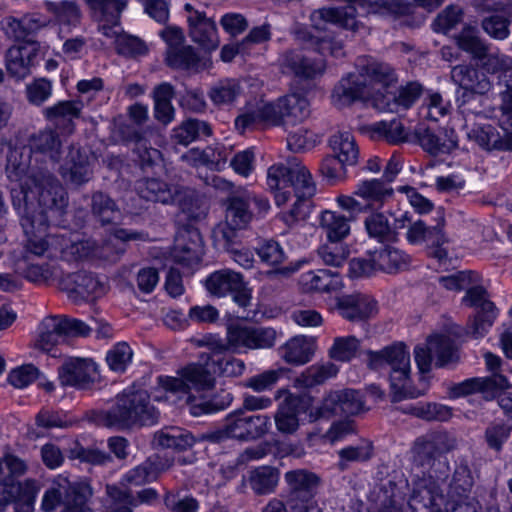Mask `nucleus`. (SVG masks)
Masks as SVG:
<instances>
[{
  "label": "nucleus",
  "mask_w": 512,
  "mask_h": 512,
  "mask_svg": "<svg viewBox=\"0 0 512 512\" xmlns=\"http://www.w3.org/2000/svg\"><path fill=\"white\" fill-rule=\"evenodd\" d=\"M6 173L11 195L21 218L27 240L46 234L50 224L58 225L67 206V196L59 181L49 173L29 172V157L10 153Z\"/></svg>",
  "instance_id": "1"
},
{
  "label": "nucleus",
  "mask_w": 512,
  "mask_h": 512,
  "mask_svg": "<svg viewBox=\"0 0 512 512\" xmlns=\"http://www.w3.org/2000/svg\"><path fill=\"white\" fill-rule=\"evenodd\" d=\"M358 10L367 14H404L409 11V4L407 0H348V4L343 7L314 11L311 14V45L317 46L321 55L329 53L334 57L342 56V44L334 40L330 27L338 25L357 31L359 25L355 14Z\"/></svg>",
  "instance_id": "2"
},
{
  "label": "nucleus",
  "mask_w": 512,
  "mask_h": 512,
  "mask_svg": "<svg viewBox=\"0 0 512 512\" xmlns=\"http://www.w3.org/2000/svg\"><path fill=\"white\" fill-rule=\"evenodd\" d=\"M216 379L212 374L207 357L198 363H190L177 372L176 377L160 376L159 390L164 392V399L178 404H186L193 416L211 414L223 410L232 401L227 394L226 402L215 404L204 398V393L214 389Z\"/></svg>",
  "instance_id": "3"
},
{
  "label": "nucleus",
  "mask_w": 512,
  "mask_h": 512,
  "mask_svg": "<svg viewBox=\"0 0 512 512\" xmlns=\"http://www.w3.org/2000/svg\"><path fill=\"white\" fill-rule=\"evenodd\" d=\"M395 79L394 71L383 63H370L358 72L342 77L334 87L332 103L343 108L356 101L370 102L377 110H391L389 99H380L382 89H386Z\"/></svg>",
  "instance_id": "4"
},
{
  "label": "nucleus",
  "mask_w": 512,
  "mask_h": 512,
  "mask_svg": "<svg viewBox=\"0 0 512 512\" xmlns=\"http://www.w3.org/2000/svg\"><path fill=\"white\" fill-rule=\"evenodd\" d=\"M26 251L38 257L61 258L67 262L88 258L114 261L118 256L110 243L99 246L93 240L80 241L77 235L68 233L33 236L27 240Z\"/></svg>",
  "instance_id": "5"
},
{
  "label": "nucleus",
  "mask_w": 512,
  "mask_h": 512,
  "mask_svg": "<svg viewBox=\"0 0 512 512\" xmlns=\"http://www.w3.org/2000/svg\"><path fill=\"white\" fill-rule=\"evenodd\" d=\"M267 186L273 192L277 206L286 204L293 194L311 198L316 193V185L310 172L296 160L288 165L279 163L270 166L267 171Z\"/></svg>",
  "instance_id": "6"
},
{
  "label": "nucleus",
  "mask_w": 512,
  "mask_h": 512,
  "mask_svg": "<svg viewBox=\"0 0 512 512\" xmlns=\"http://www.w3.org/2000/svg\"><path fill=\"white\" fill-rule=\"evenodd\" d=\"M368 365L372 369L390 367L389 380L393 401L416 398L424 394V390L415 389L410 385V355L403 344H394L377 352H368Z\"/></svg>",
  "instance_id": "7"
},
{
  "label": "nucleus",
  "mask_w": 512,
  "mask_h": 512,
  "mask_svg": "<svg viewBox=\"0 0 512 512\" xmlns=\"http://www.w3.org/2000/svg\"><path fill=\"white\" fill-rule=\"evenodd\" d=\"M158 412L149 403L144 390H125L116 397L113 406L103 414L107 427L129 428L133 425H151L156 422Z\"/></svg>",
  "instance_id": "8"
},
{
  "label": "nucleus",
  "mask_w": 512,
  "mask_h": 512,
  "mask_svg": "<svg viewBox=\"0 0 512 512\" xmlns=\"http://www.w3.org/2000/svg\"><path fill=\"white\" fill-rule=\"evenodd\" d=\"M93 496L91 486L86 482L73 483L58 476L44 491L40 509L42 512H93L89 501Z\"/></svg>",
  "instance_id": "9"
},
{
  "label": "nucleus",
  "mask_w": 512,
  "mask_h": 512,
  "mask_svg": "<svg viewBox=\"0 0 512 512\" xmlns=\"http://www.w3.org/2000/svg\"><path fill=\"white\" fill-rule=\"evenodd\" d=\"M90 328L81 320L66 316L46 317L39 326L35 347L51 353L53 349L69 336H87Z\"/></svg>",
  "instance_id": "10"
},
{
  "label": "nucleus",
  "mask_w": 512,
  "mask_h": 512,
  "mask_svg": "<svg viewBox=\"0 0 512 512\" xmlns=\"http://www.w3.org/2000/svg\"><path fill=\"white\" fill-rule=\"evenodd\" d=\"M280 335L281 333L272 327L231 324L226 332L227 348L238 353L269 349L275 345Z\"/></svg>",
  "instance_id": "11"
},
{
  "label": "nucleus",
  "mask_w": 512,
  "mask_h": 512,
  "mask_svg": "<svg viewBox=\"0 0 512 512\" xmlns=\"http://www.w3.org/2000/svg\"><path fill=\"white\" fill-rule=\"evenodd\" d=\"M410 258L403 251L386 246L369 254L368 258L350 261V272L355 277L370 276L376 271L395 273L408 267Z\"/></svg>",
  "instance_id": "12"
},
{
  "label": "nucleus",
  "mask_w": 512,
  "mask_h": 512,
  "mask_svg": "<svg viewBox=\"0 0 512 512\" xmlns=\"http://www.w3.org/2000/svg\"><path fill=\"white\" fill-rule=\"evenodd\" d=\"M268 415H247L239 410L228 414L222 427L218 430V439H237L249 441L261 438L270 429Z\"/></svg>",
  "instance_id": "13"
},
{
  "label": "nucleus",
  "mask_w": 512,
  "mask_h": 512,
  "mask_svg": "<svg viewBox=\"0 0 512 512\" xmlns=\"http://www.w3.org/2000/svg\"><path fill=\"white\" fill-rule=\"evenodd\" d=\"M310 411H316L310 397L288 393L275 412L276 429L281 434H294L305 421L311 422Z\"/></svg>",
  "instance_id": "14"
},
{
  "label": "nucleus",
  "mask_w": 512,
  "mask_h": 512,
  "mask_svg": "<svg viewBox=\"0 0 512 512\" xmlns=\"http://www.w3.org/2000/svg\"><path fill=\"white\" fill-rule=\"evenodd\" d=\"M251 199L253 193L246 189L231 195L226 202L225 221L216 228L215 233L230 241L235 231L247 228L253 218L250 210Z\"/></svg>",
  "instance_id": "15"
},
{
  "label": "nucleus",
  "mask_w": 512,
  "mask_h": 512,
  "mask_svg": "<svg viewBox=\"0 0 512 512\" xmlns=\"http://www.w3.org/2000/svg\"><path fill=\"white\" fill-rule=\"evenodd\" d=\"M415 362L421 373L428 372L434 362L436 367H443L457 360V351L453 340L448 335H432L425 346L414 350Z\"/></svg>",
  "instance_id": "16"
},
{
  "label": "nucleus",
  "mask_w": 512,
  "mask_h": 512,
  "mask_svg": "<svg viewBox=\"0 0 512 512\" xmlns=\"http://www.w3.org/2000/svg\"><path fill=\"white\" fill-rule=\"evenodd\" d=\"M261 123L273 126L286 125L282 97L274 102L261 100L248 103L236 118L235 127L240 133H244L247 129Z\"/></svg>",
  "instance_id": "17"
},
{
  "label": "nucleus",
  "mask_w": 512,
  "mask_h": 512,
  "mask_svg": "<svg viewBox=\"0 0 512 512\" xmlns=\"http://www.w3.org/2000/svg\"><path fill=\"white\" fill-rule=\"evenodd\" d=\"M41 490V484L34 479L14 482L9 479L0 483V512L15 504L16 512H34L35 501Z\"/></svg>",
  "instance_id": "18"
},
{
  "label": "nucleus",
  "mask_w": 512,
  "mask_h": 512,
  "mask_svg": "<svg viewBox=\"0 0 512 512\" xmlns=\"http://www.w3.org/2000/svg\"><path fill=\"white\" fill-rule=\"evenodd\" d=\"M365 410V404L361 394L352 389L330 392L316 407V411H310V421L330 417L337 414L356 415Z\"/></svg>",
  "instance_id": "19"
},
{
  "label": "nucleus",
  "mask_w": 512,
  "mask_h": 512,
  "mask_svg": "<svg viewBox=\"0 0 512 512\" xmlns=\"http://www.w3.org/2000/svg\"><path fill=\"white\" fill-rule=\"evenodd\" d=\"M188 23V33L193 42L205 50H214L219 46V37L215 22L205 12L195 9L191 4L184 5Z\"/></svg>",
  "instance_id": "20"
},
{
  "label": "nucleus",
  "mask_w": 512,
  "mask_h": 512,
  "mask_svg": "<svg viewBox=\"0 0 512 512\" xmlns=\"http://www.w3.org/2000/svg\"><path fill=\"white\" fill-rule=\"evenodd\" d=\"M463 302L465 305L477 309V315L471 326L472 335L475 338L483 336L497 317L495 305L489 300L486 290L481 286L468 288Z\"/></svg>",
  "instance_id": "21"
},
{
  "label": "nucleus",
  "mask_w": 512,
  "mask_h": 512,
  "mask_svg": "<svg viewBox=\"0 0 512 512\" xmlns=\"http://www.w3.org/2000/svg\"><path fill=\"white\" fill-rule=\"evenodd\" d=\"M282 68L299 78L313 79L324 73L325 61L311 49L290 51L280 58Z\"/></svg>",
  "instance_id": "22"
},
{
  "label": "nucleus",
  "mask_w": 512,
  "mask_h": 512,
  "mask_svg": "<svg viewBox=\"0 0 512 512\" xmlns=\"http://www.w3.org/2000/svg\"><path fill=\"white\" fill-rule=\"evenodd\" d=\"M99 379L97 364L89 358H68L59 369L63 386L86 388Z\"/></svg>",
  "instance_id": "23"
},
{
  "label": "nucleus",
  "mask_w": 512,
  "mask_h": 512,
  "mask_svg": "<svg viewBox=\"0 0 512 512\" xmlns=\"http://www.w3.org/2000/svg\"><path fill=\"white\" fill-rule=\"evenodd\" d=\"M40 49L39 43L26 41L11 46L5 53V67L12 78L23 80L31 74Z\"/></svg>",
  "instance_id": "24"
},
{
  "label": "nucleus",
  "mask_w": 512,
  "mask_h": 512,
  "mask_svg": "<svg viewBox=\"0 0 512 512\" xmlns=\"http://www.w3.org/2000/svg\"><path fill=\"white\" fill-rule=\"evenodd\" d=\"M60 286L76 303L98 298L105 293L104 284L95 275L87 272L67 275L61 280Z\"/></svg>",
  "instance_id": "25"
},
{
  "label": "nucleus",
  "mask_w": 512,
  "mask_h": 512,
  "mask_svg": "<svg viewBox=\"0 0 512 512\" xmlns=\"http://www.w3.org/2000/svg\"><path fill=\"white\" fill-rule=\"evenodd\" d=\"M466 129L467 137L486 151L512 149V136L509 130L491 124H472Z\"/></svg>",
  "instance_id": "26"
},
{
  "label": "nucleus",
  "mask_w": 512,
  "mask_h": 512,
  "mask_svg": "<svg viewBox=\"0 0 512 512\" xmlns=\"http://www.w3.org/2000/svg\"><path fill=\"white\" fill-rule=\"evenodd\" d=\"M203 254V240L197 229H181L175 238L172 260L184 267L197 264Z\"/></svg>",
  "instance_id": "27"
},
{
  "label": "nucleus",
  "mask_w": 512,
  "mask_h": 512,
  "mask_svg": "<svg viewBox=\"0 0 512 512\" xmlns=\"http://www.w3.org/2000/svg\"><path fill=\"white\" fill-rule=\"evenodd\" d=\"M47 10L53 15L51 21L57 37L64 39L73 29L79 26L82 18L81 10L74 1L46 2Z\"/></svg>",
  "instance_id": "28"
},
{
  "label": "nucleus",
  "mask_w": 512,
  "mask_h": 512,
  "mask_svg": "<svg viewBox=\"0 0 512 512\" xmlns=\"http://www.w3.org/2000/svg\"><path fill=\"white\" fill-rule=\"evenodd\" d=\"M336 307L343 318L354 322L367 320L378 312L375 299L360 293L339 297Z\"/></svg>",
  "instance_id": "29"
},
{
  "label": "nucleus",
  "mask_w": 512,
  "mask_h": 512,
  "mask_svg": "<svg viewBox=\"0 0 512 512\" xmlns=\"http://www.w3.org/2000/svg\"><path fill=\"white\" fill-rule=\"evenodd\" d=\"M13 269L18 275L38 285H48L56 280L61 283V269L55 263L29 264L25 257L13 258Z\"/></svg>",
  "instance_id": "30"
},
{
  "label": "nucleus",
  "mask_w": 512,
  "mask_h": 512,
  "mask_svg": "<svg viewBox=\"0 0 512 512\" xmlns=\"http://www.w3.org/2000/svg\"><path fill=\"white\" fill-rule=\"evenodd\" d=\"M92 159L85 151L72 147L61 165L62 177L76 185L87 182L92 175Z\"/></svg>",
  "instance_id": "31"
},
{
  "label": "nucleus",
  "mask_w": 512,
  "mask_h": 512,
  "mask_svg": "<svg viewBox=\"0 0 512 512\" xmlns=\"http://www.w3.org/2000/svg\"><path fill=\"white\" fill-rule=\"evenodd\" d=\"M512 387L508 378L501 371L491 374L489 377L472 378L463 381L453 389L455 397L480 392L485 397L492 396L497 390H505Z\"/></svg>",
  "instance_id": "32"
},
{
  "label": "nucleus",
  "mask_w": 512,
  "mask_h": 512,
  "mask_svg": "<svg viewBox=\"0 0 512 512\" xmlns=\"http://www.w3.org/2000/svg\"><path fill=\"white\" fill-rule=\"evenodd\" d=\"M486 93H478L472 91H462L458 96V108L464 117V127L474 124L476 117L490 118L494 116L495 109L487 105L488 98L485 97Z\"/></svg>",
  "instance_id": "33"
},
{
  "label": "nucleus",
  "mask_w": 512,
  "mask_h": 512,
  "mask_svg": "<svg viewBox=\"0 0 512 512\" xmlns=\"http://www.w3.org/2000/svg\"><path fill=\"white\" fill-rule=\"evenodd\" d=\"M354 195L363 200L369 210H374L383 207L393 195V189L380 179H366L357 183Z\"/></svg>",
  "instance_id": "34"
},
{
  "label": "nucleus",
  "mask_w": 512,
  "mask_h": 512,
  "mask_svg": "<svg viewBox=\"0 0 512 512\" xmlns=\"http://www.w3.org/2000/svg\"><path fill=\"white\" fill-rule=\"evenodd\" d=\"M245 286L243 276L231 269H220L205 279V288L214 297H225L240 291Z\"/></svg>",
  "instance_id": "35"
},
{
  "label": "nucleus",
  "mask_w": 512,
  "mask_h": 512,
  "mask_svg": "<svg viewBox=\"0 0 512 512\" xmlns=\"http://www.w3.org/2000/svg\"><path fill=\"white\" fill-rule=\"evenodd\" d=\"M137 192L143 199L162 204H173L180 199L178 186L169 185L159 179H144L138 182Z\"/></svg>",
  "instance_id": "36"
},
{
  "label": "nucleus",
  "mask_w": 512,
  "mask_h": 512,
  "mask_svg": "<svg viewBox=\"0 0 512 512\" xmlns=\"http://www.w3.org/2000/svg\"><path fill=\"white\" fill-rule=\"evenodd\" d=\"M318 227L331 243L344 240L351 230L349 218L333 210H324L318 215Z\"/></svg>",
  "instance_id": "37"
},
{
  "label": "nucleus",
  "mask_w": 512,
  "mask_h": 512,
  "mask_svg": "<svg viewBox=\"0 0 512 512\" xmlns=\"http://www.w3.org/2000/svg\"><path fill=\"white\" fill-rule=\"evenodd\" d=\"M451 76L463 91L488 93L493 87L492 82L484 73L469 65L455 66L451 71Z\"/></svg>",
  "instance_id": "38"
},
{
  "label": "nucleus",
  "mask_w": 512,
  "mask_h": 512,
  "mask_svg": "<svg viewBox=\"0 0 512 512\" xmlns=\"http://www.w3.org/2000/svg\"><path fill=\"white\" fill-rule=\"evenodd\" d=\"M416 135L421 146L432 154L449 153L457 146V136L452 129L436 134L429 128L419 127Z\"/></svg>",
  "instance_id": "39"
},
{
  "label": "nucleus",
  "mask_w": 512,
  "mask_h": 512,
  "mask_svg": "<svg viewBox=\"0 0 512 512\" xmlns=\"http://www.w3.org/2000/svg\"><path fill=\"white\" fill-rule=\"evenodd\" d=\"M299 284L306 292H329L342 287L339 275L326 269L303 273L300 276Z\"/></svg>",
  "instance_id": "40"
},
{
  "label": "nucleus",
  "mask_w": 512,
  "mask_h": 512,
  "mask_svg": "<svg viewBox=\"0 0 512 512\" xmlns=\"http://www.w3.org/2000/svg\"><path fill=\"white\" fill-rule=\"evenodd\" d=\"M332 154L344 164L354 166L358 162L359 148L353 134L348 130H339L329 138Z\"/></svg>",
  "instance_id": "41"
},
{
  "label": "nucleus",
  "mask_w": 512,
  "mask_h": 512,
  "mask_svg": "<svg viewBox=\"0 0 512 512\" xmlns=\"http://www.w3.org/2000/svg\"><path fill=\"white\" fill-rule=\"evenodd\" d=\"M281 356L285 362L303 365L310 361L315 352V342L311 338L297 336L287 341L281 348Z\"/></svg>",
  "instance_id": "42"
},
{
  "label": "nucleus",
  "mask_w": 512,
  "mask_h": 512,
  "mask_svg": "<svg viewBox=\"0 0 512 512\" xmlns=\"http://www.w3.org/2000/svg\"><path fill=\"white\" fill-rule=\"evenodd\" d=\"M446 435L441 433H430L419 437L413 446V458L417 463L424 465L437 454L447 450L445 445Z\"/></svg>",
  "instance_id": "43"
},
{
  "label": "nucleus",
  "mask_w": 512,
  "mask_h": 512,
  "mask_svg": "<svg viewBox=\"0 0 512 512\" xmlns=\"http://www.w3.org/2000/svg\"><path fill=\"white\" fill-rule=\"evenodd\" d=\"M280 472L271 466H259L248 472L246 481L257 495L273 493L279 483Z\"/></svg>",
  "instance_id": "44"
},
{
  "label": "nucleus",
  "mask_w": 512,
  "mask_h": 512,
  "mask_svg": "<svg viewBox=\"0 0 512 512\" xmlns=\"http://www.w3.org/2000/svg\"><path fill=\"white\" fill-rule=\"evenodd\" d=\"M194 442V437L191 433L179 427H167L154 435V444L156 446L178 451L191 448Z\"/></svg>",
  "instance_id": "45"
},
{
  "label": "nucleus",
  "mask_w": 512,
  "mask_h": 512,
  "mask_svg": "<svg viewBox=\"0 0 512 512\" xmlns=\"http://www.w3.org/2000/svg\"><path fill=\"white\" fill-rule=\"evenodd\" d=\"M243 90L237 79H222L216 82L208 91V97L217 107L232 105L242 94Z\"/></svg>",
  "instance_id": "46"
},
{
  "label": "nucleus",
  "mask_w": 512,
  "mask_h": 512,
  "mask_svg": "<svg viewBox=\"0 0 512 512\" xmlns=\"http://www.w3.org/2000/svg\"><path fill=\"white\" fill-rule=\"evenodd\" d=\"M286 125H295L307 119L310 115L308 99L299 93H289L282 96Z\"/></svg>",
  "instance_id": "47"
},
{
  "label": "nucleus",
  "mask_w": 512,
  "mask_h": 512,
  "mask_svg": "<svg viewBox=\"0 0 512 512\" xmlns=\"http://www.w3.org/2000/svg\"><path fill=\"white\" fill-rule=\"evenodd\" d=\"M97 15L99 22H120V15L127 7V0H83Z\"/></svg>",
  "instance_id": "48"
},
{
  "label": "nucleus",
  "mask_w": 512,
  "mask_h": 512,
  "mask_svg": "<svg viewBox=\"0 0 512 512\" xmlns=\"http://www.w3.org/2000/svg\"><path fill=\"white\" fill-rule=\"evenodd\" d=\"M211 129L209 125L200 120L188 119L172 131L173 139L182 145H188L197 138L209 136Z\"/></svg>",
  "instance_id": "49"
},
{
  "label": "nucleus",
  "mask_w": 512,
  "mask_h": 512,
  "mask_svg": "<svg viewBox=\"0 0 512 512\" xmlns=\"http://www.w3.org/2000/svg\"><path fill=\"white\" fill-rule=\"evenodd\" d=\"M207 360L214 377L216 375L237 377L242 375L245 371V363L231 356H222L215 353L212 356H207Z\"/></svg>",
  "instance_id": "50"
},
{
  "label": "nucleus",
  "mask_w": 512,
  "mask_h": 512,
  "mask_svg": "<svg viewBox=\"0 0 512 512\" xmlns=\"http://www.w3.org/2000/svg\"><path fill=\"white\" fill-rule=\"evenodd\" d=\"M284 478L292 494H313L319 483V478L314 473L301 469L288 471Z\"/></svg>",
  "instance_id": "51"
},
{
  "label": "nucleus",
  "mask_w": 512,
  "mask_h": 512,
  "mask_svg": "<svg viewBox=\"0 0 512 512\" xmlns=\"http://www.w3.org/2000/svg\"><path fill=\"white\" fill-rule=\"evenodd\" d=\"M458 47L469 53L474 59L485 56L488 46L480 39L475 27L467 26L456 36Z\"/></svg>",
  "instance_id": "52"
},
{
  "label": "nucleus",
  "mask_w": 512,
  "mask_h": 512,
  "mask_svg": "<svg viewBox=\"0 0 512 512\" xmlns=\"http://www.w3.org/2000/svg\"><path fill=\"white\" fill-rule=\"evenodd\" d=\"M394 82L395 80L386 89H382L380 93V99H383L384 101H387L389 99V102L392 107V109L389 110L390 112H393L397 105H400L403 108L410 107L414 103V101L419 97L421 92V86L419 84L410 83L407 86L403 87L399 91L398 96H396L395 93L390 90Z\"/></svg>",
  "instance_id": "53"
},
{
  "label": "nucleus",
  "mask_w": 512,
  "mask_h": 512,
  "mask_svg": "<svg viewBox=\"0 0 512 512\" xmlns=\"http://www.w3.org/2000/svg\"><path fill=\"white\" fill-rule=\"evenodd\" d=\"M450 108V102L444 100L440 93L428 92L420 107V115L425 119L438 121L449 113Z\"/></svg>",
  "instance_id": "54"
},
{
  "label": "nucleus",
  "mask_w": 512,
  "mask_h": 512,
  "mask_svg": "<svg viewBox=\"0 0 512 512\" xmlns=\"http://www.w3.org/2000/svg\"><path fill=\"white\" fill-rule=\"evenodd\" d=\"M83 107L82 100L60 101L43 110L44 117L49 121H72L78 118Z\"/></svg>",
  "instance_id": "55"
},
{
  "label": "nucleus",
  "mask_w": 512,
  "mask_h": 512,
  "mask_svg": "<svg viewBox=\"0 0 512 512\" xmlns=\"http://www.w3.org/2000/svg\"><path fill=\"white\" fill-rule=\"evenodd\" d=\"M360 341L354 336L336 337L329 349V356L336 361L348 362L356 357Z\"/></svg>",
  "instance_id": "56"
},
{
  "label": "nucleus",
  "mask_w": 512,
  "mask_h": 512,
  "mask_svg": "<svg viewBox=\"0 0 512 512\" xmlns=\"http://www.w3.org/2000/svg\"><path fill=\"white\" fill-rule=\"evenodd\" d=\"M133 350L126 342L116 343L106 354V362L109 368L117 373H123L131 364Z\"/></svg>",
  "instance_id": "57"
},
{
  "label": "nucleus",
  "mask_w": 512,
  "mask_h": 512,
  "mask_svg": "<svg viewBox=\"0 0 512 512\" xmlns=\"http://www.w3.org/2000/svg\"><path fill=\"white\" fill-rule=\"evenodd\" d=\"M92 210L103 224H109L120 218V211L114 201L103 193H95L92 197Z\"/></svg>",
  "instance_id": "58"
},
{
  "label": "nucleus",
  "mask_w": 512,
  "mask_h": 512,
  "mask_svg": "<svg viewBox=\"0 0 512 512\" xmlns=\"http://www.w3.org/2000/svg\"><path fill=\"white\" fill-rule=\"evenodd\" d=\"M364 227L369 237L379 242L389 240L392 234L388 218L380 212L368 215L364 220Z\"/></svg>",
  "instance_id": "59"
},
{
  "label": "nucleus",
  "mask_w": 512,
  "mask_h": 512,
  "mask_svg": "<svg viewBox=\"0 0 512 512\" xmlns=\"http://www.w3.org/2000/svg\"><path fill=\"white\" fill-rule=\"evenodd\" d=\"M52 82L46 78H37L25 87L27 101L35 106H40L52 96Z\"/></svg>",
  "instance_id": "60"
},
{
  "label": "nucleus",
  "mask_w": 512,
  "mask_h": 512,
  "mask_svg": "<svg viewBox=\"0 0 512 512\" xmlns=\"http://www.w3.org/2000/svg\"><path fill=\"white\" fill-rule=\"evenodd\" d=\"M167 64L173 68L193 69L197 66L199 58L191 46H181L178 49L167 51Z\"/></svg>",
  "instance_id": "61"
},
{
  "label": "nucleus",
  "mask_w": 512,
  "mask_h": 512,
  "mask_svg": "<svg viewBox=\"0 0 512 512\" xmlns=\"http://www.w3.org/2000/svg\"><path fill=\"white\" fill-rule=\"evenodd\" d=\"M373 131L384 137L390 143L408 140V132L400 120L380 121L373 125Z\"/></svg>",
  "instance_id": "62"
},
{
  "label": "nucleus",
  "mask_w": 512,
  "mask_h": 512,
  "mask_svg": "<svg viewBox=\"0 0 512 512\" xmlns=\"http://www.w3.org/2000/svg\"><path fill=\"white\" fill-rule=\"evenodd\" d=\"M157 477L153 465L145 462L127 472L121 480L123 486H140L155 480Z\"/></svg>",
  "instance_id": "63"
},
{
  "label": "nucleus",
  "mask_w": 512,
  "mask_h": 512,
  "mask_svg": "<svg viewBox=\"0 0 512 512\" xmlns=\"http://www.w3.org/2000/svg\"><path fill=\"white\" fill-rule=\"evenodd\" d=\"M32 146L43 153L49 155L53 160L58 159L60 141L56 133L52 130L39 132L32 140Z\"/></svg>",
  "instance_id": "64"
}]
</instances>
